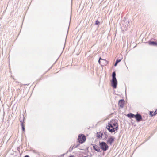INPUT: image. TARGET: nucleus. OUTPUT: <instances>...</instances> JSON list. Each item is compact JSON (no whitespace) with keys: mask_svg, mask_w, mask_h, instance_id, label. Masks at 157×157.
Masks as SVG:
<instances>
[{"mask_svg":"<svg viewBox=\"0 0 157 157\" xmlns=\"http://www.w3.org/2000/svg\"><path fill=\"white\" fill-rule=\"evenodd\" d=\"M106 127L110 132H113L115 130H117L118 129V124L117 122L112 123L111 121L110 123H108V125Z\"/></svg>","mask_w":157,"mask_h":157,"instance_id":"1","label":"nucleus"},{"mask_svg":"<svg viewBox=\"0 0 157 157\" xmlns=\"http://www.w3.org/2000/svg\"><path fill=\"white\" fill-rule=\"evenodd\" d=\"M86 136L82 134H80L78 137V141L81 144L84 143L86 140Z\"/></svg>","mask_w":157,"mask_h":157,"instance_id":"2","label":"nucleus"},{"mask_svg":"<svg viewBox=\"0 0 157 157\" xmlns=\"http://www.w3.org/2000/svg\"><path fill=\"white\" fill-rule=\"evenodd\" d=\"M100 147L103 151H106L108 149L109 147L106 143L102 142H100L99 144Z\"/></svg>","mask_w":157,"mask_h":157,"instance_id":"3","label":"nucleus"},{"mask_svg":"<svg viewBox=\"0 0 157 157\" xmlns=\"http://www.w3.org/2000/svg\"><path fill=\"white\" fill-rule=\"evenodd\" d=\"M117 84V81L116 79H112L111 81V84L112 86L113 87V88H116Z\"/></svg>","mask_w":157,"mask_h":157,"instance_id":"4","label":"nucleus"},{"mask_svg":"<svg viewBox=\"0 0 157 157\" xmlns=\"http://www.w3.org/2000/svg\"><path fill=\"white\" fill-rule=\"evenodd\" d=\"M135 118L138 122L141 121L142 119V117L138 113H137L136 115H135Z\"/></svg>","mask_w":157,"mask_h":157,"instance_id":"5","label":"nucleus"},{"mask_svg":"<svg viewBox=\"0 0 157 157\" xmlns=\"http://www.w3.org/2000/svg\"><path fill=\"white\" fill-rule=\"evenodd\" d=\"M124 101L123 99L120 100L118 102V105L122 108L124 107Z\"/></svg>","mask_w":157,"mask_h":157,"instance_id":"6","label":"nucleus"},{"mask_svg":"<svg viewBox=\"0 0 157 157\" xmlns=\"http://www.w3.org/2000/svg\"><path fill=\"white\" fill-rule=\"evenodd\" d=\"M114 141V138L112 137L109 138L107 140V143L108 144L111 145L112 143Z\"/></svg>","mask_w":157,"mask_h":157,"instance_id":"7","label":"nucleus"},{"mask_svg":"<svg viewBox=\"0 0 157 157\" xmlns=\"http://www.w3.org/2000/svg\"><path fill=\"white\" fill-rule=\"evenodd\" d=\"M93 148L97 152H100V148L98 146L95 145L93 146Z\"/></svg>","mask_w":157,"mask_h":157,"instance_id":"8","label":"nucleus"},{"mask_svg":"<svg viewBox=\"0 0 157 157\" xmlns=\"http://www.w3.org/2000/svg\"><path fill=\"white\" fill-rule=\"evenodd\" d=\"M149 44L150 45H153L154 46L157 45V43L154 41H149Z\"/></svg>","mask_w":157,"mask_h":157,"instance_id":"9","label":"nucleus"},{"mask_svg":"<svg viewBox=\"0 0 157 157\" xmlns=\"http://www.w3.org/2000/svg\"><path fill=\"white\" fill-rule=\"evenodd\" d=\"M102 136L103 138V140H105L107 138L108 136L107 134V133L105 132L104 134L103 133V135H102Z\"/></svg>","mask_w":157,"mask_h":157,"instance_id":"10","label":"nucleus"},{"mask_svg":"<svg viewBox=\"0 0 157 157\" xmlns=\"http://www.w3.org/2000/svg\"><path fill=\"white\" fill-rule=\"evenodd\" d=\"M127 116L130 118L135 117V115L132 113H130L127 115Z\"/></svg>","mask_w":157,"mask_h":157,"instance_id":"11","label":"nucleus"},{"mask_svg":"<svg viewBox=\"0 0 157 157\" xmlns=\"http://www.w3.org/2000/svg\"><path fill=\"white\" fill-rule=\"evenodd\" d=\"M20 121L21 122V125L22 127V130L23 131H25V128L23 125V122L22 121H21L20 120Z\"/></svg>","mask_w":157,"mask_h":157,"instance_id":"12","label":"nucleus"},{"mask_svg":"<svg viewBox=\"0 0 157 157\" xmlns=\"http://www.w3.org/2000/svg\"><path fill=\"white\" fill-rule=\"evenodd\" d=\"M157 113V112L156 111H155L154 112H150V114L151 115V116H153L155 115H156Z\"/></svg>","mask_w":157,"mask_h":157,"instance_id":"13","label":"nucleus"},{"mask_svg":"<svg viewBox=\"0 0 157 157\" xmlns=\"http://www.w3.org/2000/svg\"><path fill=\"white\" fill-rule=\"evenodd\" d=\"M97 137L98 138H101L102 137V135H103V133H101V135L100 133H99L98 132L97 133Z\"/></svg>","mask_w":157,"mask_h":157,"instance_id":"14","label":"nucleus"},{"mask_svg":"<svg viewBox=\"0 0 157 157\" xmlns=\"http://www.w3.org/2000/svg\"><path fill=\"white\" fill-rule=\"evenodd\" d=\"M112 79H116V73L115 72H113L112 75Z\"/></svg>","mask_w":157,"mask_h":157,"instance_id":"15","label":"nucleus"},{"mask_svg":"<svg viewBox=\"0 0 157 157\" xmlns=\"http://www.w3.org/2000/svg\"><path fill=\"white\" fill-rule=\"evenodd\" d=\"M121 59H117L116 61V62L114 64V66H116L117 65V64H118V63H119V62H120L121 61Z\"/></svg>","mask_w":157,"mask_h":157,"instance_id":"16","label":"nucleus"},{"mask_svg":"<svg viewBox=\"0 0 157 157\" xmlns=\"http://www.w3.org/2000/svg\"><path fill=\"white\" fill-rule=\"evenodd\" d=\"M99 23V22L98 20H97L96 21L95 23V24L96 25H97Z\"/></svg>","mask_w":157,"mask_h":157,"instance_id":"17","label":"nucleus"},{"mask_svg":"<svg viewBox=\"0 0 157 157\" xmlns=\"http://www.w3.org/2000/svg\"><path fill=\"white\" fill-rule=\"evenodd\" d=\"M104 60L103 59H102L101 58H100L99 59V60H98V62H99V63L100 64V60Z\"/></svg>","mask_w":157,"mask_h":157,"instance_id":"18","label":"nucleus"},{"mask_svg":"<svg viewBox=\"0 0 157 157\" xmlns=\"http://www.w3.org/2000/svg\"><path fill=\"white\" fill-rule=\"evenodd\" d=\"M78 146V145H74V146H73V147L74 148H75Z\"/></svg>","mask_w":157,"mask_h":157,"instance_id":"19","label":"nucleus"},{"mask_svg":"<svg viewBox=\"0 0 157 157\" xmlns=\"http://www.w3.org/2000/svg\"><path fill=\"white\" fill-rule=\"evenodd\" d=\"M83 157H91L90 155H88L86 156H85Z\"/></svg>","mask_w":157,"mask_h":157,"instance_id":"20","label":"nucleus"},{"mask_svg":"<svg viewBox=\"0 0 157 157\" xmlns=\"http://www.w3.org/2000/svg\"><path fill=\"white\" fill-rule=\"evenodd\" d=\"M73 147H72V148H71V147L70 148V149H71V151L73 150Z\"/></svg>","mask_w":157,"mask_h":157,"instance_id":"21","label":"nucleus"},{"mask_svg":"<svg viewBox=\"0 0 157 157\" xmlns=\"http://www.w3.org/2000/svg\"><path fill=\"white\" fill-rule=\"evenodd\" d=\"M24 157H29V156L28 155H26Z\"/></svg>","mask_w":157,"mask_h":157,"instance_id":"22","label":"nucleus"},{"mask_svg":"<svg viewBox=\"0 0 157 157\" xmlns=\"http://www.w3.org/2000/svg\"><path fill=\"white\" fill-rule=\"evenodd\" d=\"M69 157H74L73 156L71 155V156H70Z\"/></svg>","mask_w":157,"mask_h":157,"instance_id":"23","label":"nucleus"}]
</instances>
